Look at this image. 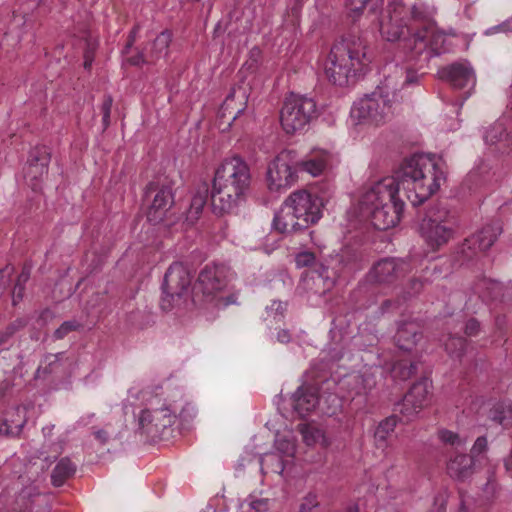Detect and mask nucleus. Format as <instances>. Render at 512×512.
Segmentation results:
<instances>
[{
    "label": "nucleus",
    "instance_id": "nucleus-1",
    "mask_svg": "<svg viewBox=\"0 0 512 512\" xmlns=\"http://www.w3.org/2000/svg\"><path fill=\"white\" fill-rule=\"evenodd\" d=\"M446 174L447 165L442 157L413 154L403 160L394 177L384 178L364 193L360 214L377 230L395 227L404 209V202L398 197L400 189L413 191L407 198L416 206L439 190Z\"/></svg>",
    "mask_w": 512,
    "mask_h": 512
},
{
    "label": "nucleus",
    "instance_id": "nucleus-2",
    "mask_svg": "<svg viewBox=\"0 0 512 512\" xmlns=\"http://www.w3.org/2000/svg\"><path fill=\"white\" fill-rule=\"evenodd\" d=\"M367 48L366 41L354 33H349L336 41L324 65L328 81L340 87L354 84L367 72L371 62Z\"/></svg>",
    "mask_w": 512,
    "mask_h": 512
},
{
    "label": "nucleus",
    "instance_id": "nucleus-3",
    "mask_svg": "<svg viewBox=\"0 0 512 512\" xmlns=\"http://www.w3.org/2000/svg\"><path fill=\"white\" fill-rule=\"evenodd\" d=\"M251 185L248 164L239 156L225 159L215 172L211 190L214 213L231 212L245 199Z\"/></svg>",
    "mask_w": 512,
    "mask_h": 512
},
{
    "label": "nucleus",
    "instance_id": "nucleus-4",
    "mask_svg": "<svg viewBox=\"0 0 512 512\" xmlns=\"http://www.w3.org/2000/svg\"><path fill=\"white\" fill-rule=\"evenodd\" d=\"M324 198L305 189L291 193L273 220L274 228L280 233L305 230L316 224L322 217Z\"/></svg>",
    "mask_w": 512,
    "mask_h": 512
},
{
    "label": "nucleus",
    "instance_id": "nucleus-5",
    "mask_svg": "<svg viewBox=\"0 0 512 512\" xmlns=\"http://www.w3.org/2000/svg\"><path fill=\"white\" fill-rule=\"evenodd\" d=\"M406 9L407 17L419 25L413 28L412 36L406 40V48L411 53V61L419 63V67L423 68L435 54L433 49L427 48L428 32L435 26V9L423 2L406 4Z\"/></svg>",
    "mask_w": 512,
    "mask_h": 512
},
{
    "label": "nucleus",
    "instance_id": "nucleus-6",
    "mask_svg": "<svg viewBox=\"0 0 512 512\" xmlns=\"http://www.w3.org/2000/svg\"><path fill=\"white\" fill-rule=\"evenodd\" d=\"M457 221L446 208L435 204L430 206L420 224V232L433 250L446 245L455 234Z\"/></svg>",
    "mask_w": 512,
    "mask_h": 512
},
{
    "label": "nucleus",
    "instance_id": "nucleus-7",
    "mask_svg": "<svg viewBox=\"0 0 512 512\" xmlns=\"http://www.w3.org/2000/svg\"><path fill=\"white\" fill-rule=\"evenodd\" d=\"M191 281L190 271L183 263H172L164 275L162 308L171 310L185 306L190 296Z\"/></svg>",
    "mask_w": 512,
    "mask_h": 512
},
{
    "label": "nucleus",
    "instance_id": "nucleus-8",
    "mask_svg": "<svg viewBox=\"0 0 512 512\" xmlns=\"http://www.w3.org/2000/svg\"><path fill=\"white\" fill-rule=\"evenodd\" d=\"M145 197L151 201L147 211V219L150 223L154 225L165 223L167 226L174 223L175 213L172 210L175 200L170 182H150L146 187Z\"/></svg>",
    "mask_w": 512,
    "mask_h": 512
},
{
    "label": "nucleus",
    "instance_id": "nucleus-9",
    "mask_svg": "<svg viewBox=\"0 0 512 512\" xmlns=\"http://www.w3.org/2000/svg\"><path fill=\"white\" fill-rule=\"evenodd\" d=\"M381 36L389 42L402 41L403 48L411 60L406 48V40L413 34V28L407 23V9L404 0H390L380 21Z\"/></svg>",
    "mask_w": 512,
    "mask_h": 512
},
{
    "label": "nucleus",
    "instance_id": "nucleus-10",
    "mask_svg": "<svg viewBox=\"0 0 512 512\" xmlns=\"http://www.w3.org/2000/svg\"><path fill=\"white\" fill-rule=\"evenodd\" d=\"M389 101L380 94L372 93L355 102L350 111L352 124L382 125L393 115Z\"/></svg>",
    "mask_w": 512,
    "mask_h": 512
},
{
    "label": "nucleus",
    "instance_id": "nucleus-11",
    "mask_svg": "<svg viewBox=\"0 0 512 512\" xmlns=\"http://www.w3.org/2000/svg\"><path fill=\"white\" fill-rule=\"evenodd\" d=\"M282 128H303L317 118L316 103L312 98L291 93L280 110Z\"/></svg>",
    "mask_w": 512,
    "mask_h": 512
},
{
    "label": "nucleus",
    "instance_id": "nucleus-12",
    "mask_svg": "<svg viewBox=\"0 0 512 512\" xmlns=\"http://www.w3.org/2000/svg\"><path fill=\"white\" fill-rule=\"evenodd\" d=\"M296 156L294 150H283L269 164L267 177L270 189L290 187L298 180Z\"/></svg>",
    "mask_w": 512,
    "mask_h": 512
},
{
    "label": "nucleus",
    "instance_id": "nucleus-13",
    "mask_svg": "<svg viewBox=\"0 0 512 512\" xmlns=\"http://www.w3.org/2000/svg\"><path fill=\"white\" fill-rule=\"evenodd\" d=\"M229 268L224 264L206 265L199 273L192 292L194 297L199 293L204 300H212L214 295L222 291L228 283Z\"/></svg>",
    "mask_w": 512,
    "mask_h": 512
},
{
    "label": "nucleus",
    "instance_id": "nucleus-14",
    "mask_svg": "<svg viewBox=\"0 0 512 512\" xmlns=\"http://www.w3.org/2000/svg\"><path fill=\"white\" fill-rule=\"evenodd\" d=\"M409 272V264L401 258H382L370 268L367 280L370 283L389 286L405 277Z\"/></svg>",
    "mask_w": 512,
    "mask_h": 512
},
{
    "label": "nucleus",
    "instance_id": "nucleus-15",
    "mask_svg": "<svg viewBox=\"0 0 512 512\" xmlns=\"http://www.w3.org/2000/svg\"><path fill=\"white\" fill-rule=\"evenodd\" d=\"M175 419V414L168 407L145 409L139 415L138 430L152 439L161 438L165 429L174 424Z\"/></svg>",
    "mask_w": 512,
    "mask_h": 512
},
{
    "label": "nucleus",
    "instance_id": "nucleus-16",
    "mask_svg": "<svg viewBox=\"0 0 512 512\" xmlns=\"http://www.w3.org/2000/svg\"><path fill=\"white\" fill-rule=\"evenodd\" d=\"M502 233V226L499 221H493L478 232L466 238L461 246V254L466 259H472L479 252L488 250Z\"/></svg>",
    "mask_w": 512,
    "mask_h": 512
},
{
    "label": "nucleus",
    "instance_id": "nucleus-17",
    "mask_svg": "<svg viewBox=\"0 0 512 512\" xmlns=\"http://www.w3.org/2000/svg\"><path fill=\"white\" fill-rule=\"evenodd\" d=\"M439 78L454 89H463L476 83L475 71L468 60H460L448 64L438 71Z\"/></svg>",
    "mask_w": 512,
    "mask_h": 512
},
{
    "label": "nucleus",
    "instance_id": "nucleus-18",
    "mask_svg": "<svg viewBox=\"0 0 512 512\" xmlns=\"http://www.w3.org/2000/svg\"><path fill=\"white\" fill-rule=\"evenodd\" d=\"M428 395L429 380L426 377H422L411 386L405 394L402 403L397 405V410L409 421L426 405Z\"/></svg>",
    "mask_w": 512,
    "mask_h": 512
},
{
    "label": "nucleus",
    "instance_id": "nucleus-19",
    "mask_svg": "<svg viewBox=\"0 0 512 512\" xmlns=\"http://www.w3.org/2000/svg\"><path fill=\"white\" fill-rule=\"evenodd\" d=\"M394 339L401 350L410 352L422 339L421 327L415 321L401 322Z\"/></svg>",
    "mask_w": 512,
    "mask_h": 512
},
{
    "label": "nucleus",
    "instance_id": "nucleus-20",
    "mask_svg": "<svg viewBox=\"0 0 512 512\" xmlns=\"http://www.w3.org/2000/svg\"><path fill=\"white\" fill-rule=\"evenodd\" d=\"M295 262L297 267H310L325 281L330 280L334 283L338 276V271L334 268L330 269L329 265L316 260L314 253L310 251H303L296 255Z\"/></svg>",
    "mask_w": 512,
    "mask_h": 512
},
{
    "label": "nucleus",
    "instance_id": "nucleus-21",
    "mask_svg": "<svg viewBox=\"0 0 512 512\" xmlns=\"http://www.w3.org/2000/svg\"><path fill=\"white\" fill-rule=\"evenodd\" d=\"M330 161V154L327 151H317L308 154L305 158L298 160L296 158V165L298 171L307 172L316 177L321 175L328 167Z\"/></svg>",
    "mask_w": 512,
    "mask_h": 512
},
{
    "label": "nucleus",
    "instance_id": "nucleus-22",
    "mask_svg": "<svg viewBox=\"0 0 512 512\" xmlns=\"http://www.w3.org/2000/svg\"><path fill=\"white\" fill-rule=\"evenodd\" d=\"M318 403V394L311 386H302L293 395V407L301 417L313 411Z\"/></svg>",
    "mask_w": 512,
    "mask_h": 512
},
{
    "label": "nucleus",
    "instance_id": "nucleus-23",
    "mask_svg": "<svg viewBox=\"0 0 512 512\" xmlns=\"http://www.w3.org/2000/svg\"><path fill=\"white\" fill-rule=\"evenodd\" d=\"M448 474L458 480L464 481L474 473V459L471 455L457 454L447 463Z\"/></svg>",
    "mask_w": 512,
    "mask_h": 512
},
{
    "label": "nucleus",
    "instance_id": "nucleus-24",
    "mask_svg": "<svg viewBox=\"0 0 512 512\" xmlns=\"http://www.w3.org/2000/svg\"><path fill=\"white\" fill-rule=\"evenodd\" d=\"M377 384L376 378L372 373H362L352 375L347 380V390L352 395V400L355 396L363 397L366 401V396L375 388Z\"/></svg>",
    "mask_w": 512,
    "mask_h": 512
},
{
    "label": "nucleus",
    "instance_id": "nucleus-25",
    "mask_svg": "<svg viewBox=\"0 0 512 512\" xmlns=\"http://www.w3.org/2000/svg\"><path fill=\"white\" fill-rule=\"evenodd\" d=\"M236 97V91L231 92L219 110V117L221 119V125L227 124L229 127L240 119V114L244 108L234 107V100Z\"/></svg>",
    "mask_w": 512,
    "mask_h": 512
},
{
    "label": "nucleus",
    "instance_id": "nucleus-26",
    "mask_svg": "<svg viewBox=\"0 0 512 512\" xmlns=\"http://www.w3.org/2000/svg\"><path fill=\"white\" fill-rule=\"evenodd\" d=\"M172 41V34L169 31L161 32L153 41L152 47L149 53V60L151 64L155 63L162 57L168 54V49Z\"/></svg>",
    "mask_w": 512,
    "mask_h": 512
},
{
    "label": "nucleus",
    "instance_id": "nucleus-27",
    "mask_svg": "<svg viewBox=\"0 0 512 512\" xmlns=\"http://www.w3.org/2000/svg\"><path fill=\"white\" fill-rule=\"evenodd\" d=\"M75 471L76 466L71 462V460L67 457L62 458L51 474V482L53 486L59 487L63 485L68 478L74 475Z\"/></svg>",
    "mask_w": 512,
    "mask_h": 512
},
{
    "label": "nucleus",
    "instance_id": "nucleus-28",
    "mask_svg": "<svg viewBox=\"0 0 512 512\" xmlns=\"http://www.w3.org/2000/svg\"><path fill=\"white\" fill-rule=\"evenodd\" d=\"M29 323L28 317H18L13 321L9 322L1 331H0V347L9 345L14 338V336L24 330Z\"/></svg>",
    "mask_w": 512,
    "mask_h": 512
},
{
    "label": "nucleus",
    "instance_id": "nucleus-29",
    "mask_svg": "<svg viewBox=\"0 0 512 512\" xmlns=\"http://www.w3.org/2000/svg\"><path fill=\"white\" fill-rule=\"evenodd\" d=\"M483 139L495 151H504L509 146L507 130H486Z\"/></svg>",
    "mask_w": 512,
    "mask_h": 512
},
{
    "label": "nucleus",
    "instance_id": "nucleus-30",
    "mask_svg": "<svg viewBox=\"0 0 512 512\" xmlns=\"http://www.w3.org/2000/svg\"><path fill=\"white\" fill-rule=\"evenodd\" d=\"M489 418L504 428L512 425V407L505 403H497L490 410Z\"/></svg>",
    "mask_w": 512,
    "mask_h": 512
},
{
    "label": "nucleus",
    "instance_id": "nucleus-31",
    "mask_svg": "<svg viewBox=\"0 0 512 512\" xmlns=\"http://www.w3.org/2000/svg\"><path fill=\"white\" fill-rule=\"evenodd\" d=\"M396 425V416L387 417L385 420L379 423L374 433L375 442L378 447L385 446L387 438L389 437V435H391V433L394 432Z\"/></svg>",
    "mask_w": 512,
    "mask_h": 512
},
{
    "label": "nucleus",
    "instance_id": "nucleus-32",
    "mask_svg": "<svg viewBox=\"0 0 512 512\" xmlns=\"http://www.w3.org/2000/svg\"><path fill=\"white\" fill-rule=\"evenodd\" d=\"M418 366L419 362H409L407 360H400L396 362L392 367V377L396 380L405 381L414 374H416Z\"/></svg>",
    "mask_w": 512,
    "mask_h": 512
},
{
    "label": "nucleus",
    "instance_id": "nucleus-33",
    "mask_svg": "<svg viewBox=\"0 0 512 512\" xmlns=\"http://www.w3.org/2000/svg\"><path fill=\"white\" fill-rule=\"evenodd\" d=\"M51 160V152L48 147L41 145L35 146L29 152L27 163L40 165L48 168Z\"/></svg>",
    "mask_w": 512,
    "mask_h": 512
},
{
    "label": "nucleus",
    "instance_id": "nucleus-34",
    "mask_svg": "<svg viewBox=\"0 0 512 512\" xmlns=\"http://www.w3.org/2000/svg\"><path fill=\"white\" fill-rule=\"evenodd\" d=\"M24 173L25 178L29 180L32 189L37 190L39 188V182L45 175H47L48 168L44 167L43 165L40 166L27 163Z\"/></svg>",
    "mask_w": 512,
    "mask_h": 512
},
{
    "label": "nucleus",
    "instance_id": "nucleus-35",
    "mask_svg": "<svg viewBox=\"0 0 512 512\" xmlns=\"http://www.w3.org/2000/svg\"><path fill=\"white\" fill-rule=\"evenodd\" d=\"M467 340L461 336H450L446 343V351L454 358L461 359L466 351Z\"/></svg>",
    "mask_w": 512,
    "mask_h": 512
},
{
    "label": "nucleus",
    "instance_id": "nucleus-36",
    "mask_svg": "<svg viewBox=\"0 0 512 512\" xmlns=\"http://www.w3.org/2000/svg\"><path fill=\"white\" fill-rule=\"evenodd\" d=\"M426 283V279L422 278H411L403 287L400 296L404 302L410 300L413 297L418 296L423 290Z\"/></svg>",
    "mask_w": 512,
    "mask_h": 512
},
{
    "label": "nucleus",
    "instance_id": "nucleus-37",
    "mask_svg": "<svg viewBox=\"0 0 512 512\" xmlns=\"http://www.w3.org/2000/svg\"><path fill=\"white\" fill-rule=\"evenodd\" d=\"M208 189L205 188L203 192H197L191 199L188 215L191 219H197L202 212L207 201Z\"/></svg>",
    "mask_w": 512,
    "mask_h": 512
},
{
    "label": "nucleus",
    "instance_id": "nucleus-38",
    "mask_svg": "<svg viewBox=\"0 0 512 512\" xmlns=\"http://www.w3.org/2000/svg\"><path fill=\"white\" fill-rule=\"evenodd\" d=\"M299 431L303 436L304 442L308 445H314L323 437V433L320 429L310 425H300Z\"/></svg>",
    "mask_w": 512,
    "mask_h": 512
},
{
    "label": "nucleus",
    "instance_id": "nucleus-39",
    "mask_svg": "<svg viewBox=\"0 0 512 512\" xmlns=\"http://www.w3.org/2000/svg\"><path fill=\"white\" fill-rule=\"evenodd\" d=\"M82 328V324L77 320L64 321L59 328L54 331L53 337L56 340L64 339L69 333L78 331Z\"/></svg>",
    "mask_w": 512,
    "mask_h": 512
},
{
    "label": "nucleus",
    "instance_id": "nucleus-40",
    "mask_svg": "<svg viewBox=\"0 0 512 512\" xmlns=\"http://www.w3.org/2000/svg\"><path fill=\"white\" fill-rule=\"evenodd\" d=\"M445 41V36L441 32H434V28H432L428 32L427 36V48L433 49V53L435 54L432 56H438L441 53L442 44Z\"/></svg>",
    "mask_w": 512,
    "mask_h": 512
},
{
    "label": "nucleus",
    "instance_id": "nucleus-41",
    "mask_svg": "<svg viewBox=\"0 0 512 512\" xmlns=\"http://www.w3.org/2000/svg\"><path fill=\"white\" fill-rule=\"evenodd\" d=\"M25 424V420L17 423L15 426L9 424V420L5 419L2 424H0V436L6 437H15L18 436L22 428Z\"/></svg>",
    "mask_w": 512,
    "mask_h": 512
},
{
    "label": "nucleus",
    "instance_id": "nucleus-42",
    "mask_svg": "<svg viewBox=\"0 0 512 512\" xmlns=\"http://www.w3.org/2000/svg\"><path fill=\"white\" fill-rule=\"evenodd\" d=\"M113 104V98L111 95L107 94L104 96L101 112H102V124L105 128L110 125V112Z\"/></svg>",
    "mask_w": 512,
    "mask_h": 512
},
{
    "label": "nucleus",
    "instance_id": "nucleus-43",
    "mask_svg": "<svg viewBox=\"0 0 512 512\" xmlns=\"http://www.w3.org/2000/svg\"><path fill=\"white\" fill-rule=\"evenodd\" d=\"M319 506L318 497L315 493H308L300 504L299 512H310L313 508Z\"/></svg>",
    "mask_w": 512,
    "mask_h": 512
},
{
    "label": "nucleus",
    "instance_id": "nucleus-44",
    "mask_svg": "<svg viewBox=\"0 0 512 512\" xmlns=\"http://www.w3.org/2000/svg\"><path fill=\"white\" fill-rule=\"evenodd\" d=\"M85 48L83 56L90 55L92 58L95 57L96 50L98 48V40L93 37L90 33L86 32L84 36Z\"/></svg>",
    "mask_w": 512,
    "mask_h": 512
},
{
    "label": "nucleus",
    "instance_id": "nucleus-45",
    "mask_svg": "<svg viewBox=\"0 0 512 512\" xmlns=\"http://www.w3.org/2000/svg\"><path fill=\"white\" fill-rule=\"evenodd\" d=\"M405 303L400 294L395 299H386L381 303L380 310L382 313L391 312L399 309Z\"/></svg>",
    "mask_w": 512,
    "mask_h": 512
},
{
    "label": "nucleus",
    "instance_id": "nucleus-46",
    "mask_svg": "<svg viewBox=\"0 0 512 512\" xmlns=\"http://www.w3.org/2000/svg\"><path fill=\"white\" fill-rule=\"evenodd\" d=\"M381 0H345L346 7L355 13L362 12L369 2H375L376 4Z\"/></svg>",
    "mask_w": 512,
    "mask_h": 512
},
{
    "label": "nucleus",
    "instance_id": "nucleus-47",
    "mask_svg": "<svg viewBox=\"0 0 512 512\" xmlns=\"http://www.w3.org/2000/svg\"><path fill=\"white\" fill-rule=\"evenodd\" d=\"M439 439L446 444H451L453 446H458L461 444V440L457 433H454L449 430H440L439 433Z\"/></svg>",
    "mask_w": 512,
    "mask_h": 512
},
{
    "label": "nucleus",
    "instance_id": "nucleus-48",
    "mask_svg": "<svg viewBox=\"0 0 512 512\" xmlns=\"http://www.w3.org/2000/svg\"><path fill=\"white\" fill-rule=\"evenodd\" d=\"M481 324L476 318H469L464 326V333L468 337H473L479 334Z\"/></svg>",
    "mask_w": 512,
    "mask_h": 512
},
{
    "label": "nucleus",
    "instance_id": "nucleus-49",
    "mask_svg": "<svg viewBox=\"0 0 512 512\" xmlns=\"http://www.w3.org/2000/svg\"><path fill=\"white\" fill-rule=\"evenodd\" d=\"M276 448L287 456H292L295 452V445L292 441L287 439H278L276 441Z\"/></svg>",
    "mask_w": 512,
    "mask_h": 512
},
{
    "label": "nucleus",
    "instance_id": "nucleus-50",
    "mask_svg": "<svg viewBox=\"0 0 512 512\" xmlns=\"http://www.w3.org/2000/svg\"><path fill=\"white\" fill-rule=\"evenodd\" d=\"M125 62L131 66H141L143 64H151L149 58H146L142 51H137L135 55L128 56Z\"/></svg>",
    "mask_w": 512,
    "mask_h": 512
},
{
    "label": "nucleus",
    "instance_id": "nucleus-51",
    "mask_svg": "<svg viewBox=\"0 0 512 512\" xmlns=\"http://www.w3.org/2000/svg\"><path fill=\"white\" fill-rule=\"evenodd\" d=\"M25 286L22 283H15L12 290V304L16 306L24 297Z\"/></svg>",
    "mask_w": 512,
    "mask_h": 512
},
{
    "label": "nucleus",
    "instance_id": "nucleus-52",
    "mask_svg": "<svg viewBox=\"0 0 512 512\" xmlns=\"http://www.w3.org/2000/svg\"><path fill=\"white\" fill-rule=\"evenodd\" d=\"M428 512H446V498L443 494L434 498L433 506Z\"/></svg>",
    "mask_w": 512,
    "mask_h": 512
},
{
    "label": "nucleus",
    "instance_id": "nucleus-53",
    "mask_svg": "<svg viewBox=\"0 0 512 512\" xmlns=\"http://www.w3.org/2000/svg\"><path fill=\"white\" fill-rule=\"evenodd\" d=\"M137 32H138V26H134L132 28V30L130 31L128 38H127V42L122 50V53L124 55H128L130 53V50L136 41Z\"/></svg>",
    "mask_w": 512,
    "mask_h": 512
},
{
    "label": "nucleus",
    "instance_id": "nucleus-54",
    "mask_svg": "<svg viewBox=\"0 0 512 512\" xmlns=\"http://www.w3.org/2000/svg\"><path fill=\"white\" fill-rule=\"evenodd\" d=\"M487 449V439L485 436H480L476 439L473 447H472V454H481Z\"/></svg>",
    "mask_w": 512,
    "mask_h": 512
},
{
    "label": "nucleus",
    "instance_id": "nucleus-55",
    "mask_svg": "<svg viewBox=\"0 0 512 512\" xmlns=\"http://www.w3.org/2000/svg\"><path fill=\"white\" fill-rule=\"evenodd\" d=\"M13 271H14V268L9 265L0 269V288L5 287V285L8 282V279H6V278H9Z\"/></svg>",
    "mask_w": 512,
    "mask_h": 512
},
{
    "label": "nucleus",
    "instance_id": "nucleus-56",
    "mask_svg": "<svg viewBox=\"0 0 512 512\" xmlns=\"http://www.w3.org/2000/svg\"><path fill=\"white\" fill-rule=\"evenodd\" d=\"M251 508L257 512H266L268 510V499H257L251 502Z\"/></svg>",
    "mask_w": 512,
    "mask_h": 512
},
{
    "label": "nucleus",
    "instance_id": "nucleus-57",
    "mask_svg": "<svg viewBox=\"0 0 512 512\" xmlns=\"http://www.w3.org/2000/svg\"><path fill=\"white\" fill-rule=\"evenodd\" d=\"M276 337H277V341L282 344H288L292 340V334H291L290 330H288V329H280L277 332Z\"/></svg>",
    "mask_w": 512,
    "mask_h": 512
},
{
    "label": "nucleus",
    "instance_id": "nucleus-58",
    "mask_svg": "<svg viewBox=\"0 0 512 512\" xmlns=\"http://www.w3.org/2000/svg\"><path fill=\"white\" fill-rule=\"evenodd\" d=\"M419 80V75L417 74V72L411 70V69H407L406 71V78H405V84H415L417 83Z\"/></svg>",
    "mask_w": 512,
    "mask_h": 512
},
{
    "label": "nucleus",
    "instance_id": "nucleus-59",
    "mask_svg": "<svg viewBox=\"0 0 512 512\" xmlns=\"http://www.w3.org/2000/svg\"><path fill=\"white\" fill-rule=\"evenodd\" d=\"M95 438L101 443V444H105L107 443L108 439H109V435H108V432L103 430V429H100V430H97L95 433Z\"/></svg>",
    "mask_w": 512,
    "mask_h": 512
},
{
    "label": "nucleus",
    "instance_id": "nucleus-60",
    "mask_svg": "<svg viewBox=\"0 0 512 512\" xmlns=\"http://www.w3.org/2000/svg\"><path fill=\"white\" fill-rule=\"evenodd\" d=\"M271 309L274 310L276 313H279L280 316L283 317V314L286 310V303L273 302Z\"/></svg>",
    "mask_w": 512,
    "mask_h": 512
},
{
    "label": "nucleus",
    "instance_id": "nucleus-61",
    "mask_svg": "<svg viewBox=\"0 0 512 512\" xmlns=\"http://www.w3.org/2000/svg\"><path fill=\"white\" fill-rule=\"evenodd\" d=\"M232 303H235V296L234 295H230L226 298H220L218 299V304L217 305H222L223 307H226L228 306L229 304H232Z\"/></svg>",
    "mask_w": 512,
    "mask_h": 512
},
{
    "label": "nucleus",
    "instance_id": "nucleus-62",
    "mask_svg": "<svg viewBox=\"0 0 512 512\" xmlns=\"http://www.w3.org/2000/svg\"><path fill=\"white\" fill-rule=\"evenodd\" d=\"M504 467L507 472L512 471V447L508 456L504 459Z\"/></svg>",
    "mask_w": 512,
    "mask_h": 512
},
{
    "label": "nucleus",
    "instance_id": "nucleus-63",
    "mask_svg": "<svg viewBox=\"0 0 512 512\" xmlns=\"http://www.w3.org/2000/svg\"><path fill=\"white\" fill-rule=\"evenodd\" d=\"M29 277H30L29 271L23 270L20 273V275L18 276L16 283H22L25 286V283L28 281Z\"/></svg>",
    "mask_w": 512,
    "mask_h": 512
},
{
    "label": "nucleus",
    "instance_id": "nucleus-64",
    "mask_svg": "<svg viewBox=\"0 0 512 512\" xmlns=\"http://www.w3.org/2000/svg\"><path fill=\"white\" fill-rule=\"evenodd\" d=\"M84 58V63H83V66L86 70H90L91 67H92V64H93V61H94V58H92L90 55L88 56H83Z\"/></svg>",
    "mask_w": 512,
    "mask_h": 512
}]
</instances>
